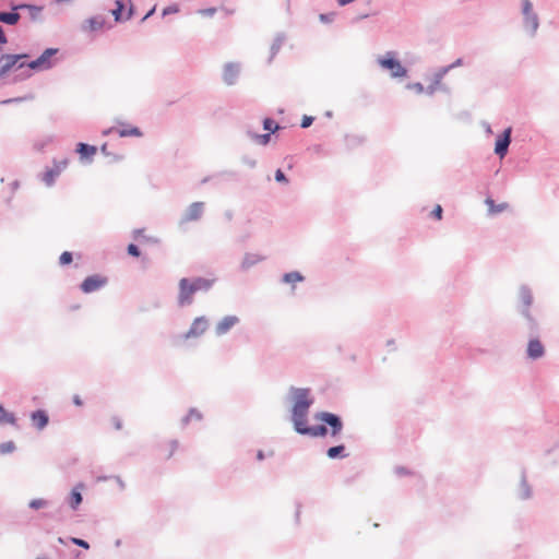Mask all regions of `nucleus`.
Wrapping results in <instances>:
<instances>
[{"mask_svg":"<svg viewBox=\"0 0 559 559\" xmlns=\"http://www.w3.org/2000/svg\"><path fill=\"white\" fill-rule=\"evenodd\" d=\"M378 63L383 69L390 70L393 78H404L407 74V70L400 63V61L393 58L391 52L385 57L379 58Z\"/></svg>","mask_w":559,"mask_h":559,"instance_id":"obj_3","label":"nucleus"},{"mask_svg":"<svg viewBox=\"0 0 559 559\" xmlns=\"http://www.w3.org/2000/svg\"><path fill=\"white\" fill-rule=\"evenodd\" d=\"M58 52L57 48L46 49L37 59L29 61L28 70L43 71L52 67V57Z\"/></svg>","mask_w":559,"mask_h":559,"instance_id":"obj_4","label":"nucleus"},{"mask_svg":"<svg viewBox=\"0 0 559 559\" xmlns=\"http://www.w3.org/2000/svg\"><path fill=\"white\" fill-rule=\"evenodd\" d=\"M309 394V389H293V421L295 429L301 427L302 424H307L308 409L312 404Z\"/></svg>","mask_w":559,"mask_h":559,"instance_id":"obj_2","label":"nucleus"},{"mask_svg":"<svg viewBox=\"0 0 559 559\" xmlns=\"http://www.w3.org/2000/svg\"><path fill=\"white\" fill-rule=\"evenodd\" d=\"M238 75V69L231 64L227 66L224 70V81L227 84H233Z\"/></svg>","mask_w":559,"mask_h":559,"instance_id":"obj_21","label":"nucleus"},{"mask_svg":"<svg viewBox=\"0 0 559 559\" xmlns=\"http://www.w3.org/2000/svg\"><path fill=\"white\" fill-rule=\"evenodd\" d=\"M191 284L193 285L194 292L197 293L199 290L210 289V287L213 284V281L206 278H195L194 281L191 282Z\"/></svg>","mask_w":559,"mask_h":559,"instance_id":"obj_23","label":"nucleus"},{"mask_svg":"<svg viewBox=\"0 0 559 559\" xmlns=\"http://www.w3.org/2000/svg\"><path fill=\"white\" fill-rule=\"evenodd\" d=\"M462 64V60L461 59H457L453 64H451L449 68H444L442 69L440 72H438L436 74V85H439L442 81V78L444 76V74L448 72L449 69L451 68H454V67H459Z\"/></svg>","mask_w":559,"mask_h":559,"instance_id":"obj_28","label":"nucleus"},{"mask_svg":"<svg viewBox=\"0 0 559 559\" xmlns=\"http://www.w3.org/2000/svg\"><path fill=\"white\" fill-rule=\"evenodd\" d=\"M510 133H511V129H507L503 132V135L501 138H499L496 142L495 152L498 155H500L501 157H503L506 155L508 146L510 144Z\"/></svg>","mask_w":559,"mask_h":559,"instance_id":"obj_15","label":"nucleus"},{"mask_svg":"<svg viewBox=\"0 0 559 559\" xmlns=\"http://www.w3.org/2000/svg\"><path fill=\"white\" fill-rule=\"evenodd\" d=\"M68 163V159L55 160L52 167L43 174L41 180L45 185L48 187L52 186L56 178L67 168Z\"/></svg>","mask_w":559,"mask_h":559,"instance_id":"obj_5","label":"nucleus"},{"mask_svg":"<svg viewBox=\"0 0 559 559\" xmlns=\"http://www.w3.org/2000/svg\"><path fill=\"white\" fill-rule=\"evenodd\" d=\"M144 229H135L133 231V237L134 239L139 240V239H142L144 242H156L157 240L153 237H150V236H145L144 235Z\"/></svg>","mask_w":559,"mask_h":559,"instance_id":"obj_29","label":"nucleus"},{"mask_svg":"<svg viewBox=\"0 0 559 559\" xmlns=\"http://www.w3.org/2000/svg\"><path fill=\"white\" fill-rule=\"evenodd\" d=\"M263 128H264V130L274 133L275 131H277L280 129V126L274 120L266 118L263 121Z\"/></svg>","mask_w":559,"mask_h":559,"instance_id":"obj_31","label":"nucleus"},{"mask_svg":"<svg viewBox=\"0 0 559 559\" xmlns=\"http://www.w3.org/2000/svg\"><path fill=\"white\" fill-rule=\"evenodd\" d=\"M523 14L527 27H530L532 32H535L538 27V17L533 13V5L530 0L523 1Z\"/></svg>","mask_w":559,"mask_h":559,"instance_id":"obj_12","label":"nucleus"},{"mask_svg":"<svg viewBox=\"0 0 559 559\" xmlns=\"http://www.w3.org/2000/svg\"><path fill=\"white\" fill-rule=\"evenodd\" d=\"M28 506H29V508H32L34 510H38V509L46 508L48 506V501L43 498H37V499H33Z\"/></svg>","mask_w":559,"mask_h":559,"instance_id":"obj_32","label":"nucleus"},{"mask_svg":"<svg viewBox=\"0 0 559 559\" xmlns=\"http://www.w3.org/2000/svg\"><path fill=\"white\" fill-rule=\"evenodd\" d=\"M111 425L116 430H120L122 428V423L119 417H112L111 418Z\"/></svg>","mask_w":559,"mask_h":559,"instance_id":"obj_43","label":"nucleus"},{"mask_svg":"<svg viewBox=\"0 0 559 559\" xmlns=\"http://www.w3.org/2000/svg\"><path fill=\"white\" fill-rule=\"evenodd\" d=\"M73 403L76 405V406H82L83 402L82 400L80 399L79 395H74L73 397Z\"/></svg>","mask_w":559,"mask_h":559,"instance_id":"obj_48","label":"nucleus"},{"mask_svg":"<svg viewBox=\"0 0 559 559\" xmlns=\"http://www.w3.org/2000/svg\"><path fill=\"white\" fill-rule=\"evenodd\" d=\"M27 55H2L0 57V78H5L11 72L21 71V78H29L33 70H28Z\"/></svg>","mask_w":559,"mask_h":559,"instance_id":"obj_1","label":"nucleus"},{"mask_svg":"<svg viewBox=\"0 0 559 559\" xmlns=\"http://www.w3.org/2000/svg\"><path fill=\"white\" fill-rule=\"evenodd\" d=\"M20 20V14L15 12H1L0 22L9 25H15Z\"/></svg>","mask_w":559,"mask_h":559,"instance_id":"obj_22","label":"nucleus"},{"mask_svg":"<svg viewBox=\"0 0 559 559\" xmlns=\"http://www.w3.org/2000/svg\"><path fill=\"white\" fill-rule=\"evenodd\" d=\"M344 451H345V447L344 445H336V447H332L328 450V456L330 459H336L338 456L341 457H345L346 454H344Z\"/></svg>","mask_w":559,"mask_h":559,"instance_id":"obj_26","label":"nucleus"},{"mask_svg":"<svg viewBox=\"0 0 559 559\" xmlns=\"http://www.w3.org/2000/svg\"><path fill=\"white\" fill-rule=\"evenodd\" d=\"M84 488L82 484L78 485L75 488L72 489L70 497H69V504L72 509H76L80 503L82 502V495L81 490Z\"/></svg>","mask_w":559,"mask_h":559,"instance_id":"obj_19","label":"nucleus"},{"mask_svg":"<svg viewBox=\"0 0 559 559\" xmlns=\"http://www.w3.org/2000/svg\"><path fill=\"white\" fill-rule=\"evenodd\" d=\"M179 302L180 305H187L192 301V296L195 293L193 285L187 278H182L179 283Z\"/></svg>","mask_w":559,"mask_h":559,"instance_id":"obj_11","label":"nucleus"},{"mask_svg":"<svg viewBox=\"0 0 559 559\" xmlns=\"http://www.w3.org/2000/svg\"><path fill=\"white\" fill-rule=\"evenodd\" d=\"M275 179L278 182H287V179L284 175V173L281 169H277L275 173Z\"/></svg>","mask_w":559,"mask_h":559,"instance_id":"obj_42","label":"nucleus"},{"mask_svg":"<svg viewBox=\"0 0 559 559\" xmlns=\"http://www.w3.org/2000/svg\"><path fill=\"white\" fill-rule=\"evenodd\" d=\"M173 12H177V9L176 8H166L164 11H163V14L166 15L168 13H173Z\"/></svg>","mask_w":559,"mask_h":559,"instance_id":"obj_49","label":"nucleus"},{"mask_svg":"<svg viewBox=\"0 0 559 559\" xmlns=\"http://www.w3.org/2000/svg\"><path fill=\"white\" fill-rule=\"evenodd\" d=\"M153 12H154V9H152L150 12H147V14L145 15V17H144V19H146V17H148L150 15H152V14H153Z\"/></svg>","mask_w":559,"mask_h":559,"instance_id":"obj_52","label":"nucleus"},{"mask_svg":"<svg viewBox=\"0 0 559 559\" xmlns=\"http://www.w3.org/2000/svg\"><path fill=\"white\" fill-rule=\"evenodd\" d=\"M59 262L62 265L70 264L72 262V253L69 251H64L63 253H61Z\"/></svg>","mask_w":559,"mask_h":559,"instance_id":"obj_35","label":"nucleus"},{"mask_svg":"<svg viewBox=\"0 0 559 559\" xmlns=\"http://www.w3.org/2000/svg\"><path fill=\"white\" fill-rule=\"evenodd\" d=\"M128 253H129L130 255H132V257H136V258L140 255L139 248H138L135 245H133V243H130V245L128 246Z\"/></svg>","mask_w":559,"mask_h":559,"instance_id":"obj_39","label":"nucleus"},{"mask_svg":"<svg viewBox=\"0 0 559 559\" xmlns=\"http://www.w3.org/2000/svg\"><path fill=\"white\" fill-rule=\"evenodd\" d=\"M118 134L121 138H123V136H141L142 135L140 129L136 127L120 129V130H118Z\"/></svg>","mask_w":559,"mask_h":559,"instance_id":"obj_27","label":"nucleus"},{"mask_svg":"<svg viewBox=\"0 0 559 559\" xmlns=\"http://www.w3.org/2000/svg\"><path fill=\"white\" fill-rule=\"evenodd\" d=\"M204 212V203L203 202H194L190 204V206L186 210L185 214L182 215L181 222L182 223H190L198 221L202 217Z\"/></svg>","mask_w":559,"mask_h":559,"instance_id":"obj_9","label":"nucleus"},{"mask_svg":"<svg viewBox=\"0 0 559 559\" xmlns=\"http://www.w3.org/2000/svg\"><path fill=\"white\" fill-rule=\"evenodd\" d=\"M215 12H216L215 8L204 9V10L200 11V13L202 15H213Z\"/></svg>","mask_w":559,"mask_h":559,"instance_id":"obj_45","label":"nucleus"},{"mask_svg":"<svg viewBox=\"0 0 559 559\" xmlns=\"http://www.w3.org/2000/svg\"><path fill=\"white\" fill-rule=\"evenodd\" d=\"M408 88H412V90H414L417 93H423L424 92V86L420 83L409 84Z\"/></svg>","mask_w":559,"mask_h":559,"instance_id":"obj_44","label":"nucleus"},{"mask_svg":"<svg viewBox=\"0 0 559 559\" xmlns=\"http://www.w3.org/2000/svg\"><path fill=\"white\" fill-rule=\"evenodd\" d=\"M107 284V277L102 275L87 276L81 284V289L85 294L96 292Z\"/></svg>","mask_w":559,"mask_h":559,"instance_id":"obj_8","label":"nucleus"},{"mask_svg":"<svg viewBox=\"0 0 559 559\" xmlns=\"http://www.w3.org/2000/svg\"><path fill=\"white\" fill-rule=\"evenodd\" d=\"M197 416L198 418L200 417L199 414H197L194 411H192L190 414H189V418H191L192 416Z\"/></svg>","mask_w":559,"mask_h":559,"instance_id":"obj_51","label":"nucleus"},{"mask_svg":"<svg viewBox=\"0 0 559 559\" xmlns=\"http://www.w3.org/2000/svg\"><path fill=\"white\" fill-rule=\"evenodd\" d=\"M169 448H170V449H169V453L166 455V457H168V459L173 455V452L176 450V448H177V443H176V442H171V443L169 444Z\"/></svg>","mask_w":559,"mask_h":559,"instance_id":"obj_46","label":"nucleus"},{"mask_svg":"<svg viewBox=\"0 0 559 559\" xmlns=\"http://www.w3.org/2000/svg\"><path fill=\"white\" fill-rule=\"evenodd\" d=\"M485 203L487 204L488 206V212L490 214H499V213H502L504 211H507L509 209V204L507 202H502L500 204H496L495 201L490 198H487Z\"/></svg>","mask_w":559,"mask_h":559,"instance_id":"obj_20","label":"nucleus"},{"mask_svg":"<svg viewBox=\"0 0 559 559\" xmlns=\"http://www.w3.org/2000/svg\"><path fill=\"white\" fill-rule=\"evenodd\" d=\"M71 542L74 544V545H78L82 548H85V549H88L90 548V545L87 542H85L84 539H80V538H76V537H72L71 538Z\"/></svg>","mask_w":559,"mask_h":559,"instance_id":"obj_38","label":"nucleus"},{"mask_svg":"<svg viewBox=\"0 0 559 559\" xmlns=\"http://www.w3.org/2000/svg\"><path fill=\"white\" fill-rule=\"evenodd\" d=\"M31 420L37 429H43L47 426L49 417L45 411L38 409L32 413Z\"/></svg>","mask_w":559,"mask_h":559,"instance_id":"obj_16","label":"nucleus"},{"mask_svg":"<svg viewBox=\"0 0 559 559\" xmlns=\"http://www.w3.org/2000/svg\"><path fill=\"white\" fill-rule=\"evenodd\" d=\"M284 282L286 283H297V282H301L304 280L302 275L298 272H292V273H287L284 275Z\"/></svg>","mask_w":559,"mask_h":559,"instance_id":"obj_30","label":"nucleus"},{"mask_svg":"<svg viewBox=\"0 0 559 559\" xmlns=\"http://www.w3.org/2000/svg\"><path fill=\"white\" fill-rule=\"evenodd\" d=\"M106 27V19L103 15H95L84 20L81 31L87 34L100 32Z\"/></svg>","mask_w":559,"mask_h":559,"instance_id":"obj_7","label":"nucleus"},{"mask_svg":"<svg viewBox=\"0 0 559 559\" xmlns=\"http://www.w3.org/2000/svg\"><path fill=\"white\" fill-rule=\"evenodd\" d=\"M527 355L533 358H539L544 355V346L538 340H532L527 346Z\"/></svg>","mask_w":559,"mask_h":559,"instance_id":"obj_17","label":"nucleus"},{"mask_svg":"<svg viewBox=\"0 0 559 559\" xmlns=\"http://www.w3.org/2000/svg\"><path fill=\"white\" fill-rule=\"evenodd\" d=\"M78 153H80L82 157H91L96 154V147L85 143H79Z\"/></svg>","mask_w":559,"mask_h":559,"instance_id":"obj_24","label":"nucleus"},{"mask_svg":"<svg viewBox=\"0 0 559 559\" xmlns=\"http://www.w3.org/2000/svg\"><path fill=\"white\" fill-rule=\"evenodd\" d=\"M296 431L301 435H309L311 437H324L328 433V429L323 425L308 427L307 424H302V426L297 428Z\"/></svg>","mask_w":559,"mask_h":559,"instance_id":"obj_14","label":"nucleus"},{"mask_svg":"<svg viewBox=\"0 0 559 559\" xmlns=\"http://www.w3.org/2000/svg\"><path fill=\"white\" fill-rule=\"evenodd\" d=\"M313 121V118L312 117H309V116H304L302 120H301V128H308L311 126Z\"/></svg>","mask_w":559,"mask_h":559,"instance_id":"obj_41","label":"nucleus"},{"mask_svg":"<svg viewBox=\"0 0 559 559\" xmlns=\"http://www.w3.org/2000/svg\"><path fill=\"white\" fill-rule=\"evenodd\" d=\"M14 450V443L13 442H5L0 444V452L1 453H10Z\"/></svg>","mask_w":559,"mask_h":559,"instance_id":"obj_36","label":"nucleus"},{"mask_svg":"<svg viewBox=\"0 0 559 559\" xmlns=\"http://www.w3.org/2000/svg\"><path fill=\"white\" fill-rule=\"evenodd\" d=\"M270 139H271V136H270V134H269V133H266V134H258V135H255V140H257V142H258L259 144H261V145H266V144L270 142Z\"/></svg>","mask_w":559,"mask_h":559,"instance_id":"obj_37","label":"nucleus"},{"mask_svg":"<svg viewBox=\"0 0 559 559\" xmlns=\"http://www.w3.org/2000/svg\"><path fill=\"white\" fill-rule=\"evenodd\" d=\"M442 212H443V211H442L441 205H439V204H438V205L433 209V211H432L431 215H432L436 219L440 221V219L442 218Z\"/></svg>","mask_w":559,"mask_h":559,"instance_id":"obj_40","label":"nucleus"},{"mask_svg":"<svg viewBox=\"0 0 559 559\" xmlns=\"http://www.w3.org/2000/svg\"><path fill=\"white\" fill-rule=\"evenodd\" d=\"M19 8H27L31 12V15L32 17L36 19L40 15V12H41V8L40 7H35V5H20Z\"/></svg>","mask_w":559,"mask_h":559,"instance_id":"obj_34","label":"nucleus"},{"mask_svg":"<svg viewBox=\"0 0 559 559\" xmlns=\"http://www.w3.org/2000/svg\"><path fill=\"white\" fill-rule=\"evenodd\" d=\"M532 301H533V297H532L531 292L525 288L521 289L520 290V302L522 306V312L528 319H531V317L527 313V309L532 305Z\"/></svg>","mask_w":559,"mask_h":559,"instance_id":"obj_18","label":"nucleus"},{"mask_svg":"<svg viewBox=\"0 0 559 559\" xmlns=\"http://www.w3.org/2000/svg\"><path fill=\"white\" fill-rule=\"evenodd\" d=\"M0 423L1 424H15V417L12 413H8L4 407L0 404Z\"/></svg>","mask_w":559,"mask_h":559,"instance_id":"obj_25","label":"nucleus"},{"mask_svg":"<svg viewBox=\"0 0 559 559\" xmlns=\"http://www.w3.org/2000/svg\"><path fill=\"white\" fill-rule=\"evenodd\" d=\"M239 322L238 317L236 316H227L223 318L215 326V332L217 335L226 334L231 328H234Z\"/></svg>","mask_w":559,"mask_h":559,"instance_id":"obj_13","label":"nucleus"},{"mask_svg":"<svg viewBox=\"0 0 559 559\" xmlns=\"http://www.w3.org/2000/svg\"><path fill=\"white\" fill-rule=\"evenodd\" d=\"M5 43H7V37L4 35L2 27L0 26V44H5Z\"/></svg>","mask_w":559,"mask_h":559,"instance_id":"obj_47","label":"nucleus"},{"mask_svg":"<svg viewBox=\"0 0 559 559\" xmlns=\"http://www.w3.org/2000/svg\"><path fill=\"white\" fill-rule=\"evenodd\" d=\"M123 8H124L123 3L121 1H119V0H117L116 1V8L111 10V13L115 16L116 21H120L121 20V13H122Z\"/></svg>","mask_w":559,"mask_h":559,"instance_id":"obj_33","label":"nucleus"},{"mask_svg":"<svg viewBox=\"0 0 559 559\" xmlns=\"http://www.w3.org/2000/svg\"><path fill=\"white\" fill-rule=\"evenodd\" d=\"M316 417L331 427V436L333 437L337 436L343 429V423L335 414L322 412L317 414Z\"/></svg>","mask_w":559,"mask_h":559,"instance_id":"obj_6","label":"nucleus"},{"mask_svg":"<svg viewBox=\"0 0 559 559\" xmlns=\"http://www.w3.org/2000/svg\"><path fill=\"white\" fill-rule=\"evenodd\" d=\"M209 328V321L204 317L195 318L189 331L185 334L186 338L199 337L205 333Z\"/></svg>","mask_w":559,"mask_h":559,"instance_id":"obj_10","label":"nucleus"},{"mask_svg":"<svg viewBox=\"0 0 559 559\" xmlns=\"http://www.w3.org/2000/svg\"><path fill=\"white\" fill-rule=\"evenodd\" d=\"M338 2L340 5H346L350 2H353L354 0H336Z\"/></svg>","mask_w":559,"mask_h":559,"instance_id":"obj_50","label":"nucleus"}]
</instances>
